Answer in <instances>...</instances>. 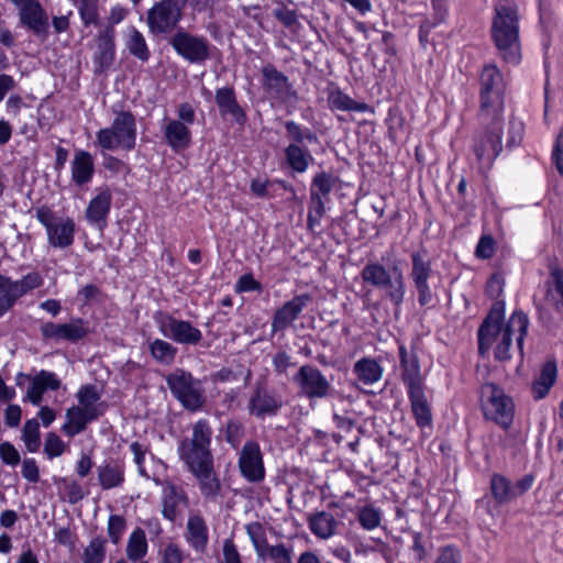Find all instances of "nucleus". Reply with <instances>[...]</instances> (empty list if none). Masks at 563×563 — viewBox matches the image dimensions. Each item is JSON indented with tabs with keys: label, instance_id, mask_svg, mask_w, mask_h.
<instances>
[{
	"label": "nucleus",
	"instance_id": "0eeeda50",
	"mask_svg": "<svg viewBox=\"0 0 563 563\" xmlns=\"http://www.w3.org/2000/svg\"><path fill=\"white\" fill-rule=\"evenodd\" d=\"M529 317L522 310H515L505 328L500 331V340L494 347V357L498 362H507L511 358L512 336L517 332V349L523 357V343L528 334Z\"/></svg>",
	"mask_w": 563,
	"mask_h": 563
},
{
	"label": "nucleus",
	"instance_id": "a18cd8bd",
	"mask_svg": "<svg viewBox=\"0 0 563 563\" xmlns=\"http://www.w3.org/2000/svg\"><path fill=\"white\" fill-rule=\"evenodd\" d=\"M22 439L30 452H36L40 449V423L36 419H30L25 422Z\"/></svg>",
	"mask_w": 563,
	"mask_h": 563
},
{
	"label": "nucleus",
	"instance_id": "1a4fd4ad",
	"mask_svg": "<svg viewBox=\"0 0 563 563\" xmlns=\"http://www.w3.org/2000/svg\"><path fill=\"white\" fill-rule=\"evenodd\" d=\"M167 385L179 402L190 411L199 410L205 404L200 380L185 371H176L167 377Z\"/></svg>",
	"mask_w": 563,
	"mask_h": 563
},
{
	"label": "nucleus",
	"instance_id": "a878e982",
	"mask_svg": "<svg viewBox=\"0 0 563 563\" xmlns=\"http://www.w3.org/2000/svg\"><path fill=\"white\" fill-rule=\"evenodd\" d=\"M262 76L263 87L269 96L282 100L290 96L291 85L287 76L277 70L274 65H265L262 69Z\"/></svg>",
	"mask_w": 563,
	"mask_h": 563
},
{
	"label": "nucleus",
	"instance_id": "2f4dec72",
	"mask_svg": "<svg viewBox=\"0 0 563 563\" xmlns=\"http://www.w3.org/2000/svg\"><path fill=\"white\" fill-rule=\"evenodd\" d=\"M59 385L60 383L54 373L41 371L32 378L26 391V398L33 405L37 406L42 401V396L45 390H56L58 389Z\"/></svg>",
	"mask_w": 563,
	"mask_h": 563
},
{
	"label": "nucleus",
	"instance_id": "9d476101",
	"mask_svg": "<svg viewBox=\"0 0 563 563\" xmlns=\"http://www.w3.org/2000/svg\"><path fill=\"white\" fill-rule=\"evenodd\" d=\"M175 52L190 64H202L211 56V45L207 37L178 29L169 38Z\"/></svg>",
	"mask_w": 563,
	"mask_h": 563
},
{
	"label": "nucleus",
	"instance_id": "0e129e2a",
	"mask_svg": "<svg viewBox=\"0 0 563 563\" xmlns=\"http://www.w3.org/2000/svg\"><path fill=\"white\" fill-rule=\"evenodd\" d=\"M551 161L558 173L563 176V132H560L554 141Z\"/></svg>",
	"mask_w": 563,
	"mask_h": 563
},
{
	"label": "nucleus",
	"instance_id": "6e6552de",
	"mask_svg": "<svg viewBox=\"0 0 563 563\" xmlns=\"http://www.w3.org/2000/svg\"><path fill=\"white\" fill-rule=\"evenodd\" d=\"M35 217L45 227L51 246L66 249L74 243L75 222L73 219L57 217L47 206L38 207L35 210Z\"/></svg>",
	"mask_w": 563,
	"mask_h": 563
},
{
	"label": "nucleus",
	"instance_id": "a19ab883",
	"mask_svg": "<svg viewBox=\"0 0 563 563\" xmlns=\"http://www.w3.org/2000/svg\"><path fill=\"white\" fill-rule=\"evenodd\" d=\"M288 165L297 173H303L312 159L309 151L298 144H289L285 150Z\"/></svg>",
	"mask_w": 563,
	"mask_h": 563
},
{
	"label": "nucleus",
	"instance_id": "774afa93",
	"mask_svg": "<svg viewBox=\"0 0 563 563\" xmlns=\"http://www.w3.org/2000/svg\"><path fill=\"white\" fill-rule=\"evenodd\" d=\"M223 562L224 563H242L240 553L232 539L223 541Z\"/></svg>",
	"mask_w": 563,
	"mask_h": 563
},
{
	"label": "nucleus",
	"instance_id": "9b49d317",
	"mask_svg": "<svg viewBox=\"0 0 563 563\" xmlns=\"http://www.w3.org/2000/svg\"><path fill=\"white\" fill-rule=\"evenodd\" d=\"M536 477L533 474H526L515 483L506 475L493 473L489 479V490L494 503L497 506L508 505L529 492Z\"/></svg>",
	"mask_w": 563,
	"mask_h": 563
},
{
	"label": "nucleus",
	"instance_id": "473e14b6",
	"mask_svg": "<svg viewBox=\"0 0 563 563\" xmlns=\"http://www.w3.org/2000/svg\"><path fill=\"white\" fill-rule=\"evenodd\" d=\"M95 173L93 158L89 152L79 150L75 153L71 162V179L82 186L89 183Z\"/></svg>",
	"mask_w": 563,
	"mask_h": 563
},
{
	"label": "nucleus",
	"instance_id": "cd10ccee",
	"mask_svg": "<svg viewBox=\"0 0 563 563\" xmlns=\"http://www.w3.org/2000/svg\"><path fill=\"white\" fill-rule=\"evenodd\" d=\"M185 492L173 483H165L163 487V516L169 521H175L180 514V506L187 505Z\"/></svg>",
	"mask_w": 563,
	"mask_h": 563
},
{
	"label": "nucleus",
	"instance_id": "6ab92c4d",
	"mask_svg": "<svg viewBox=\"0 0 563 563\" xmlns=\"http://www.w3.org/2000/svg\"><path fill=\"white\" fill-rule=\"evenodd\" d=\"M311 299L309 294H301L285 302L274 313L272 331L282 332L291 325Z\"/></svg>",
	"mask_w": 563,
	"mask_h": 563
},
{
	"label": "nucleus",
	"instance_id": "603ef678",
	"mask_svg": "<svg viewBox=\"0 0 563 563\" xmlns=\"http://www.w3.org/2000/svg\"><path fill=\"white\" fill-rule=\"evenodd\" d=\"M434 563H463L461 550L452 544L441 547Z\"/></svg>",
	"mask_w": 563,
	"mask_h": 563
},
{
	"label": "nucleus",
	"instance_id": "39448f33",
	"mask_svg": "<svg viewBox=\"0 0 563 563\" xmlns=\"http://www.w3.org/2000/svg\"><path fill=\"white\" fill-rule=\"evenodd\" d=\"M112 124L96 134V144L102 150L131 151L136 143V122L130 111H117Z\"/></svg>",
	"mask_w": 563,
	"mask_h": 563
},
{
	"label": "nucleus",
	"instance_id": "e433bc0d",
	"mask_svg": "<svg viewBox=\"0 0 563 563\" xmlns=\"http://www.w3.org/2000/svg\"><path fill=\"white\" fill-rule=\"evenodd\" d=\"M411 272L410 278L413 284L427 283L432 275L431 261L427 255V252L416 251L411 253Z\"/></svg>",
	"mask_w": 563,
	"mask_h": 563
},
{
	"label": "nucleus",
	"instance_id": "7ed1b4c3",
	"mask_svg": "<svg viewBox=\"0 0 563 563\" xmlns=\"http://www.w3.org/2000/svg\"><path fill=\"white\" fill-rule=\"evenodd\" d=\"M478 117L481 126L473 135L472 150L478 163L492 166L503 152L504 114Z\"/></svg>",
	"mask_w": 563,
	"mask_h": 563
},
{
	"label": "nucleus",
	"instance_id": "09e8293b",
	"mask_svg": "<svg viewBox=\"0 0 563 563\" xmlns=\"http://www.w3.org/2000/svg\"><path fill=\"white\" fill-rule=\"evenodd\" d=\"M363 278L375 286L387 285V272L382 265H367L363 271Z\"/></svg>",
	"mask_w": 563,
	"mask_h": 563
},
{
	"label": "nucleus",
	"instance_id": "ea45409f",
	"mask_svg": "<svg viewBox=\"0 0 563 563\" xmlns=\"http://www.w3.org/2000/svg\"><path fill=\"white\" fill-rule=\"evenodd\" d=\"M148 550L145 532L137 528L129 537L126 544V558L132 562L141 561Z\"/></svg>",
	"mask_w": 563,
	"mask_h": 563
},
{
	"label": "nucleus",
	"instance_id": "e2e57ef3",
	"mask_svg": "<svg viewBox=\"0 0 563 563\" xmlns=\"http://www.w3.org/2000/svg\"><path fill=\"white\" fill-rule=\"evenodd\" d=\"M333 187V179L328 174H318L314 176L311 190L314 189L321 197L328 196Z\"/></svg>",
	"mask_w": 563,
	"mask_h": 563
},
{
	"label": "nucleus",
	"instance_id": "4be33fe9",
	"mask_svg": "<svg viewBox=\"0 0 563 563\" xmlns=\"http://www.w3.org/2000/svg\"><path fill=\"white\" fill-rule=\"evenodd\" d=\"M162 132L166 144L174 152L185 151L191 144L189 125L179 120L165 118L162 124Z\"/></svg>",
	"mask_w": 563,
	"mask_h": 563
},
{
	"label": "nucleus",
	"instance_id": "4d7b16f0",
	"mask_svg": "<svg viewBox=\"0 0 563 563\" xmlns=\"http://www.w3.org/2000/svg\"><path fill=\"white\" fill-rule=\"evenodd\" d=\"M285 128L287 130V133L289 135V137L294 141L292 144H298L300 145V143L306 139L308 141H317V136L311 133V132H307V133H303L300 129V126L295 123L294 121H287L285 123Z\"/></svg>",
	"mask_w": 563,
	"mask_h": 563
},
{
	"label": "nucleus",
	"instance_id": "c9c22d12",
	"mask_svg": "<svg viewBox=\"0 0 563 563\" xmlns=\"http://www.w3.org/2000/svg\"><path fill=\"white\" fill-rule=\"evenodd\" d=\"M328 104L332 110L365 112L368 106L352 99L340 89H333L328 95Z\"/></svg>",
	"mask_w": 563,
	"mask_h": 563
},
{
	"label": "nucleus",
	"instance_id": "a211bd4d",
	"mask_svg": "<svg viewBox=\"0 0 563 563\" xmlns=\"http://www.w3.org/2000/svg\"><path fill=\"white\" fill-rule=\"evenodd\" d=\"M239 467L249 482L257 483L264 479L263 455L256 442L249 441L243 445L240 452Z\"/></svg>",
	"mask_w": 563,
	"mask_h": 563
},
{
	"label": "nucleus",
	"instance_id": "4c0bfd02",
	"mask_svg": "<svg viewBox=\"0 0 563 563\" xmlns=\"http://www.w3.org/2000/svg\"><path fill=\"white\" fill-rule=\"evenodd\" d=\"M99 483L103 489L120 486L124 481L123 467L115 462H109L98 467Z\"/></svg>",
	"mask_w": 563,
	"mask_h": 563
},
{
	"label": "nucleus",
	"instance_id": "f257e3e1",
	"mask_svg": "<svg viewBox=\"0 0 563 563\" xmlns=\"http://www.w3.org/2000/svg\"><path fill=\"white\" fill-rule=\"evenodd\" d=\"M211 438L209 422L198 420L192 426L191 437L180 440L177 451L188 472L196 478L202 497L208 501H217L221 496L222 484L214 468Z\"/></svg>",
	"mask_w": 563,
	"mask_h": 563
},
{
	"label": "nucleus",
	"instance_id": "f704fd0d",
	"mask_svg": "<svg viewBox=\"0 0 563 563\" xmlns=\"http://www.w3.org/2000/svg\"><path fill=\"white\" fill-rule=\"evenodd\" d=\"M308 525L316 537L329 539L336 532L338 520L330 512L319 511L310 515Z\"/></svg>",
	"mask_w": 563,
	"mask_h": 563
},
{
	"label": "nucleus",
	"instance_id": "412c9836",
	"mask_svg": "<svg viewBox=\"0 0 563 563\" xmlns=\"http://www.w3.org/2000/svg\"><path fill=\"white\" fill-rule=\"evenodd\" d=\"M399 358L401 380L406 391L426 388L424 378L421 375L419 357L416 353H408L405 345H399Z\"/></svg>",
	"mask_w": 563,
	"mask_h": 563
},
{
	"label": "nucleus",
	"instance_id": "aec40b11",
	"mask_svg": "<svg viewBox=\"0 0 563 563\" xmlns=\"http://www.w3.org/2000/svg\"><path fill=\"white\" fill-rule=\"evenodd\" d=\"M282 407V399L267 390L263 383H256L249 400V411L257 418L273 416Z\"/></svg>",
	"mask_w": 563,
	"mask_h": 563
},
{
	"label": "nucleus",
	"instance_id": "bf43d9fd",
	"mask_svg": "<svg viewBox=\"0 0 563 563\" xmlns=\"http://www.w3.org/2000/svg\"><path fill=\"white\" fill-rule=\"evenodd\" d=\"M244 434L243 424L236 420L229 421L225 429V439L233 446L236 448Z\"/></svg>",
	"mask_w": 563,
	"mask_h": 563
},
{
	"label": "nucleus",
	"instance_id": "680f3d73",
	"mask_svg": "<svg viewBox=\"0 0 563 563\" xmlns=\"http://www.w3.org/2000/svg\"><path fill=\"white\" fill-rule=\"evenodd\" d=\"M358 520L365 529H374L379 525V512L373 507H365L358 514Z\"/></svg>",
	"mask_w": 563,
	"mask_h": 563
},
{
	"label": "nucleus",
	"instance_id": "49530a36",
	"mask_svg": "<svg viewBox=\"0 0 563 563\" xmlns=\"http://www.w3.org/2000/svg\"><path fill=\"white\" fill-rule=\"evenodd\" d=\"M106 541L101 538H93L84 550L82 563H102L106 556Z\"/></svg>",
	"mask_w": 563,
	"mask_h": 563
},
{
	"label": "nucleus",
	"instance_id": "f3484780",
	"mask_svg": "<svg viewBox=\"0 0 563 563\" xmlns=\"http://www.w3.org/2000/svg\"><path fill=\"white\" fill-rule=\"evenodd\" d=\"M161 332L179 344L196 345L202 340L201 331L189 321L167 316L159 323Z\"/></svg>",
	"mask_w": 563,
	"mask_h": 563
},
{
	"label": "nucleus",
	"instance_id": "79ce46f5",
	"mask_svg": "<svg viewBox=\"0 0 563 563\" xmlns=\"http://www.w3.org/2000/svg\"><path fill=\"white\" fill-rule=\"evenodd\" d=\"M125 45L129 52L140 59L141 62H147L150 58V49L147 47L145 37L136 29L131 27L128 35Z\"/></svg>",
	"mask_w": 563,
	"mask_h": 563
},
{
	"label": "nucleus",
	"instance_id": "338daca9",
	"mask_svg": "<svg viewBox=\"0 0 563 563\" xmlns=\"http://www.w3.org/2000/svg\"><path fill=\"white\" fill-rule=\"evenodd\" d=\"M433 9V21L435 25L444 23L449 15V5L446 0H431Z\"/></svg>",
	"mask_w": 563,
	"mask_h": 563
},
{
	"label": "nucleus",
	"instance_id": "b1692460",
	"mask_svg": "<svg viewBox=\"0 0 563 563\" xmlns=\"http://www.w3.org/2000/svg\"><path fill=\"white\" fill-rule=\"evenodd\" d=\"M112 194L108 188L99 189L98 194L90 200L86 209L87 221L102 230L107 225V219L111 209Z\"/></svg>",
	"mask_w": 563,
	"mask_h": 563
},
{
	"label": "nucleus",
	"instance_id": "8fccbe9b",
	"mask_svg": "<svg viewBox=\"0 0 563 563\" xmlns=\"http://www.w3.org/2000/svg\"><path fill=\"white\" fill-rule=\"evenodd\" d=\"M496 252V241L490 234L481 235L476 249L475 256L479 260H490Z\"/></svg>",
	"mask_w": 563,
	"mask_h": 563
},
{
	"label": "nucleus",
	"instance_id": "864d4df0",
	"mask_svg": "<svg viewBox=\"0 0 563 563\" xmlns=\"http://www.w3.org/2000/svg\"><path fill=\"white\" fill-rule=\"evenodd\" d=\"M79 13L86 25L96 24L98 21L97 0H80Z\"/></svg>",
	"mask_w": 563,
	"mask_h": 563
},
{
	"label": "nucleus",
	"instance_id": "13d9d810",
	"mask_svg": "<svg viewBox=\"0 0 563 563\" xmlns=\"http://www.w3.org/2000/svg\"><path fill=\"white\" fill-rule=\"evenodd\" d=\"M550 277L553 282L554 290L560 297V299L555 302V309L559 312H563V269L560 267L551 268Z\"/></svg>",
	"mask_w": 563,
	"mask_h": 563
},
{
	"label": "nucleus",
	"instance_id": "c03bdc74",
	"mask_svg": "<svg viewBox=\"0 0 563 563\" xmlns=\"http://www.w3.org/2000/svg\"><path fill=\"white\" fill-rule=\"evenodd\" d=\"M325 213V206L322 197L314 190H310V206L307 218V224L310 230H313Z\"/></svg>",
	"mask_w": 563,
	"mask_h": 563
},
{
	"label": "nucleus",
	"instance_id": "052dcab7",
	"mask_svg": "<svg viewBox=\"0 0 563 563\" xmlns=\"http://www.w3.org/2000/svg\"><path fill=\"white\" fill-rule=\"evenodd\" d=\"M125 529V520L123 517L112 515L108 521V534L111 541L117 544Z\"/></svg>",
	"mask_w": 563,
	"mask_h": 563
},
{
	"label": "nucleus",
	"instance_id": "c756f323",
	"mask_svg": "<svg viewBox=\"0 0 563 563\" xmlns=\"http://www.w3.org/2000/svg\"><path fill=\"white\" fill-rule=\"evenodd\" d=\"M214 99L222 118L230 115L238 123L245 120V113L236 101L233 88L222 87L217 89Z\"/></svg>",
	"mask_w": 563,
	"mask_h": 563
},
{
	"label": "nucleus",
	"instance_id": "bb28decb",
	"mask_svg": "<svg viewBox=\"0 0 563 563\" xmlns=\"http://www.w3.org/2000/svg\"><path fill=\"white\" fill-rule=\"evenodd\" d=\"M185 539L197 553L206 552L209 540L208 527L200 515L189 516L186 526Z\"/></svg>",
	"mask_w": 563,
	"mask_h": 563
},
{
	"label": "nucleus",
	"instance_id": "58836bf2",
	"mask_svg": "<svg viewBox=\"0 0 563 563\" xmlns=\"http://www.w3.org/2000/svg\"><path fill=\"white\" fill-rule=\"evenodd\" d=\"M354 373L364 385H371L380 379L383 367L371 358H362L354 365Z\"/></svg>",
	"mask_w": 563,
	"mask_h": 563
},
{
	"label": "nucleus",
	"instance_id": "ddd939ff",
	"mask_svg": "<svg viewBox=\"0 0 563 563\" xmlns=\"http://www.w3.org/2000/svg\"><path fill=\"white\" fill-rule=\"evenodd\" d=\"M256 555L262 561L272 563H292V550L283 543L272 545L267 542L265 530L260 522H251L245 526Z\"/></svg>",
	"mask_w": 563,
	"mask_h": 563
},
{
	"label": "nucleus",
	"instance_id": "f8f14e48",
	"mask_svg": "<svg viewBox=\"0 0 563 563\" xmlns=\"http://www.w3.org/2000/svg\"><path fill=\"white\" fill-rule=\"evenodd\" d=\"M186 0H162L147 12V24L152 33L161 34L173 31L183 15Z\"/></svg>",
	"mask_w": 563,
	"mask_h": 563
},
{
	"label": "nucleus",
	"instance_id": "5fc2aeb1",
	"mask_svg": "<svg viewBox=\"0 0 563 563\" xmlns=\"http://www.w3.org/2000/svg\"><path fill=\"white\" fill-rule=\"evenodd\" d=\"M161 558L163 563H183L185 553L178 544L170 542L161 550Z\"/></svg>",
	"mask_w": 563,
	"mask_h": 563
},
{
	"label": "nucleus",
	"instance_id": "3c124183",
	"mask_svg": "<svg viewBox=\"0 0 563 563\" xmlns=\"http://www.w3.org/2000/svg\"><path fill=\"white\" fill-rule=\"evenodd\" d=\"M0 287L5 288L13 303H15V301L19 298H21L22 296L30 291L29 289H26V286L22 283L21 279L11 280L9 277H5L3 275H1Z\"/></svg>",
	"mask_w": 563,
	"mask_h": 563
},
{
	"label": "nucleus",
	"instance_id": "37998d69",
	"mask_svg": "<svg viewBox=\"0 0 563 563\" xmlns=\"http://www.w3.org/2000/svg\"><path fill=\"white\" fill-rule=\"evenodd\" d=\"M148 350L156 362L165 365L172 364L177 353V349L175 346L161 339L150 342Z\"/></svg>",
	"mask_w": 563,
	"mask_h": 563
},
{
	"label": "nucleus",
	"instance_id": "393cba45",
	"mask_svg": "<svg viewBox=\"0 0 563 563\" xmlns=\"http://www.w3.org/2000/svg\"><path fill=\"white\" fill-rule=\"evenodd\" d=\"M411 413L416 424L421 430L433 429L431 405L426 396V388L407 391Z\"/></svg>",
	"mask_w": 563,
	"mask_h": 563
},
{
	"label": "nucleus",
	"instance_id": "c85d7f7f",
	"mask_svg": "<svg viewBox=\"0 0 563 563\" xmlns=\"http://www.w3.org/2000/svg\"><path fill=\"white\" fill-rule=\"evenodd\" d=\"M99 415V411L74 406L66 411V422L63 424L62 429L68 437H74L82 432L87 423L96 420Z\"/></svg>",
	"mask_w": 563,
	"mask_h": 563
},
{
	"label": "nucleus",
	"instance_id": "72a5a7b5",
	"mask_svg": "<svg viewBox=\"0 0 563 563\" xmlns=\"http://www.w3.org/2000/svg\"><path fill=\"white\" fill-rule=\"evenodd\" d=\"M558 377V366L554 361L545 362L540 371V375L531 385V390L536 400L543 399L554 385Z\"/></svg>",
	"mask_w": 563,
	"mask_h": 563
},
{
	"label": "nucleus",
	"instance_id": "7c9ffc66",
	"mask_svg": "<svg viewBox=\"0 0 563 563\" xmlns=\"http://www.w3.org/2000/svg\"><path fill=\"white\" fill-rule=\"evenodd\" d=\"M97 51L95 53V60L100 68L109 67L115 54L114 44V30L112 26L106 27L97 36Z\"/></svg>",
	"mask_w": 563,
	"mask_h": 563
},
{
	"label": "nucleus",
	"instance_id": "69168bd1",
	"mask_svg": "<svg viewBox=\"0 0 563 563\" xmlns=\"http://www.w3.org/2000/svg\"><path fill=\"white\" fill-rule=\"evenodd\" d=\"M0 457L1 460L9 465H16L20 462V454L16 449L9 442H3L0 444Z\"/></svg>",
	"mask_w": 563,
	"mask_h": 563
},
{
	"label": "nucleus",
	"instance_id": "20e7f679",
	"mask_svg": "<svg viewBox=\"0 0 563 563\" xmlns=\"http://www.w3.org/2000/svg\"><path fill=\"white\" fill-rule=\"evenodd\" d=\"M479 402L485 420L493 421L504 430L510 428L515 418V402L503 387L490 382L482 384Z\"/></svg>",
	"mask_w": 563,
	"mask_h": 563
},
{
	"label": "nucleus",
	"instance_id": "dca6fc26",
	"mask_svg": "<svg viewBox=\"0 0 563 563\" xmlns=\"http://www.w3.org/2000/svg\"><path fill=\"white\" fill-rule=\"evenodd\" d=\"M301 393L312 398H324L331 388L325 376L317 367L302 365L294 377Z\"/></svg>",
	"mask_w": 563,
	"mask_h": 563
},
{
	"label": "nucleus",
	"instance_id": "2eb2a0df",
	"mask_svg": "<svg viewBox=\"0 0 563 563\" xmlns=\"http://www.w3.org/2000/svg\"><path fill=\"white\" fill-rule=\"evenodd\" d=\"M45 340L77 342L89 332L88 322L81 318L71 319L67 323L45 322L40 328Z\"/></svg>",
	"mask_w": 563,
	"mask_h": 563
},
{
	"label": "nucleus",
	"instance_id": "6e6d98bb",
	"mask_svg": "<svg viewBox=\"0 0 563 563\" xmlns=\"http://www.w3.org/2000/svg\"><path fill=\"white\" fill-rule=\"evenodd\" d=\"M65 449L64 442L55 433H48L45 443H44V452L49 457H57L63 454Z\"/></svg>",
	"mask_w": 563,
	"mask_h": 563
},
{
	"label": "nucleus",
	"instance_id": "f03ea898",
	"mask_svg": "<svg viewBox=\"0 0 563 563\" xmlns=\"http://www.w3.org/2000/svg\"><path fill=\"white\" fill-rule=\"evenodd\" d=\"M489 34L499 57L505 63L518 65L521 62L520 16L517 3L494 5Z\"/></svg>",
	"mask_w": 563,
	"mask_h": 563
},
{
	"label": "nucleus",
	"instance_id": "5701e85b",
	"mask_svg": "<svg viewBox=\"0 0 563 563\" xmlns=\"http://www.w3.org/2000/svg\"><path fill=\"white\" fill-rule=\"evenodd\" d=\"M20 22L34 34L45 37L48 30V16L37 0L30 1L19 9Z\"/></svg>",
	"mask_w": 563,
	"mask_h": 563
},
{
	"label": "nucleus",
	"instance_id": "4468645a",
	"mask_svg": "<svg viewBox=\"0 0 563 563\" xmlns=\"http://www.w3.org/2000/svg\"><path fill=\"white\" fill-rule=\"evenodd\" d=\"M505 310L504 300H495L477 330V344L479 355H486L493 343L496 341L500 331L505 328Z\"/></svg>",
	"mask_w": 563,
	"mask_h": 563
},
{
	"label": "nucleus",
	"instance_id": "423d86ee",
	"mask_svg": "<svg viewBox=\"0 0 563 563\" xmlns=\"http://www.w3.org/2000/svg\"><path fill=\"white\" fill-rule=\"evenodd\" d=\"M505 84L495 64L484 65L479 75V114H504Z\"/></svg>",
	"mask_w": 563,
	"mask_h": 563
},
{
	"label": "nucleus",
	"instance_id": "de8ad7c7",
	"mask_svg": "<svg viewBox=\"0 0 563 563\" xmlns=\"http://www.w3.org/2000/svg\"><path fill=\"white\" fill-rule=\"evenodd\" d=\"M79 407L98 411L96 404L100 399V394L95 385H85L77 393Z\"/></svg>",
	"mask_w": 563,
	"mask_h": 563
}]
</instances>
